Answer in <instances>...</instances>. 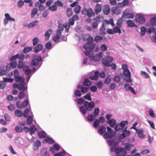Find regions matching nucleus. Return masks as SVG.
Returning a JSON list of instances; mask_svg holds the SVG:
<instances>
[{
	"label": "nucleus",
	"instance_id": "1a4fd4ad",
	"mask_svg": "<svg viewBox=\"0 0 156 156\" xmlns=\"http://www.w3.org/2000/svg\"><path fill=\"white\" fill-rule=\"evenodd\" d=\"M111 11L112 15L116 14L118 15L121 13L120 9L117 7H112L111 9Z\"/></svg>",
	"mask_w": 156,
	"mask_h": 156
},
{
	"label": "nucleus",
	"instance_id": "20e7f679",
	"mask_svg": "<svg viewBox=\"0 0 156 156\" xmlns=\"http://www.w3.org/2000/svg\"><path fill=\"white\" fill-rule=\"evenodd\" d=\"M134 16V14L133 13L129 12L126 10L123 12L122 17L126 19H132Z\"/></svg>",
	"mask_w": 156,
	"mask_h": 156
},
{
	"label": "nucleus",
	"instance_id": "4be33fe9",
	"mask_svg": "<svg viewBox=\"0 0 156 156\" xmlns=\"http://www.w3.org/2000/svg\"><path fill=\"white\" fill-rule=\"evenodd\" d=\"M106 128L103 126L101 125L99 126L98 133L100 135H102L106 131Z\"/></svg>",
	"mask_w": 156,
	"mask_h": 156
},
{
	"label": "nucleus",
	"instance_id": "774afa93",
	"mask_svg": "<svg viewBox=\"0 0 156 156\" xmlns=\"http://www.w3.org/2000/svg\"><path fill=\"white\" fill-rule=\"evenodd\" d=\"M10 66L12 68L16 67L17 64L16 61H11L10 63Z\"/></svg>",
	"mask_w": 156,
	"mask_h": 156
},
{
	"label": "nucleus",
	"instance_id": "0eeeda50",
	"mask_svg": "<svg viewBox=\"0 0 156 156\" xmlns=\"http://www.w3.org/2000/svg\"><path fill=\"white\" fill-rule=\"evenodd\" d=\"M39 21L35 20L30 23L29 24H26L23 25V27L27 26L28 28H33L36 27L39 23Z\"/></svg>",
	"mask_w": 156,
	"mask_h": 156
},
{
	"label": "nucleus",
	"instance_id": "9b49d317",
	"mask_svg": "<svg viewBox=\"0 0 156 156\" xmlns=\"http://www.w3.org/2000/svg\"><path fill=\"white\" fill-rule=\"evenodd\" d=\"M25 84V82H24L23 83H19V85H18V89L20 90H22V91L24 92L27 89V87H25L24 86Z\"/></svg>",
	"mask_w": 156,
	"mask_h": 156
},
{
	"label": "nucleus",
	"instance_id": "c9c22d12",
	"mask_svg": "<svg viewBox=\"0 0 156 156\" xmlns=\"http://www.w3.org/2000/svg\"><path fill=\"white\" fill-rule=\"evenodd\" d=\"M22 103V108H25L27 107L29 104L28 99L25 100Z\"/></svg>",
	"mask_w": 156,
	"mask_h": 156
},
{
	"label": "nucleus",
	"instance_id": "423d86ee",
	"mask_svg": "<svg viewBox=\"0 0 156 156\" xmlns=\"http://www.w3.org/2000/svg\"><path fill=\"white\" fill-rule=\"evenodd\" d=\"M127 127H126L124 129L122 133L119 135V138L121 139H123L125 137L129 136L130 134V132L129 130H127Z\"/></svg>",
	"mask_w": 156,
	"mask_h": 156
},
{
	"label": "nucleus",
	"instance_id": "f3484780",
	"mask_svg": "<svg viewBox=\"0 0 156 156\" xmlns=\"http://www.w3.org/2000/svg\"><path fill=\"white\" fill-rule=\"evenodd\" d=\"M110 11V9L109 6L107 5H105L103 9L104 13L106 15H108Z\"/></svg>",
	"mask_w": 156,
	"mask_h": 156
},
{
	"label": "nucleus",
	"instance_id": "7ed1b4c3",
	"mask_svg": "<svg viewBox=\"0 0 156 156\" xmlns=\"http://www.w3.org/2000/svg\"><path fill=\"white\" fill-rule=\"evenodd\" d=\"M82 14L84 15H87L89 18L94 16L95 13L92 9L89 8L88 9L84 8L81 11Z\"/></svg>",
	"mask_w": 156,
	"mask_h": 156
},
{
	"label": "nucleus",
	"instance_id": "ea45409f",
	"mask_svg": "<svg viewBox=\"0 0 156 156\" xmlns=\"http://www.w3.org/2000/svg\"><path fill=\"white\" fill-rule=\"evenodd\" d=\"M74 94L75 96L78 97L81 96L82 94L81 91L78 89L74 91Z\"/></svg>",
	"mask_w": 156,
	"mask_h": 156
},
{
	"label": "nucleus",
	"instance_id": "2f4dec72",
	"mask_svg": "<svg viewBox=\"0 0 156 156\" xmlns=\"http://www.w3.org/2000/svg\"><path fill=\"white\" fill-rule=\"evenodd\" d=\"M23 127L19 125H17L15 128V130L17 133H22L23 132Z\"/></svg>",
	"mask_w": 156,
	"mask_h": 156
},
{
	"label": "nucleus",
	"instance_id": "a18cd8bd",
	"mask_svg": "<svg viewBox=\"0 0 156 156\" xmlns=\"http://www.w3.org/2000/svg\"><path fill=\"white\" fill-rule=\"evenodd\" d=\"M90 60H93L94 62H97L100 61V59L96 54L94 56H91L90 57Z\"/></svg>",
	"mask_w": 156,
	"mask_h": 156
},
{
	"label": "nucleus",
	"instance_id": "13d9d810",
	"mask_svg": "<svg viewBox=\"0 0 156 156\" xmlns=\"http://www.w3.org/2000/svg\"><path fill=\"white\" fill-rule=\"evenodd\" d=\"M148 113L149 115L152 117L154 118H156V115L152 110L150 109L148 111Z\"/></svg>",
	"mask_w": 156,
	"mask_h": 156
},
{
	"label": "nucleus",
	"instance_id": "473e14b6",
	"mask_svg": "<svg viewBox=\"0 0 156 156\" xmlns=\"http://www.w3.org/2000/svg\"><path fill=\"white\" fill-rule=\"evenodd\" d=\"M73 99L75 101H77V103L79 105H82L83 103L84 104V102L86 101L84 99L82 98H80L77 100L73 98Z\"/></svg>",
	"mask_w": 156,
	"mask_h": 156
},
{
	"label": "nucleus",
	"instance_id": "c756f323",
	"mask_svg": "<svg viewBox=\"0 0 156 156\" xmlns=\"http://www.w3.org/2000/svg\"><path fill=\"white\" fill-rule=\"evenodd\" d=\"M18 68L19 69H24V66L25 64V62L23 61H18Z\"/></svg>",
	"mask_w": 156,
	"mask_h": 156
},
{
	"label": "nucleus",
	"instance_id": "a211bd4d",
	"mask_svg": "<svg viewBox=\"0 0 156 156\" xmlns=\"http://www.w3.org/2000/svg\"><path fill=\"white\" fill-rule=\"evenodd\" d=\"M116 134L115 133H109L106 132L103 135V137L105 139H107L113 137Z\"/></svg>",
	"mask_w": 156,
	"mask_h": 156
},
{
	"label": "nucleus",
	"instance_id": "58836bf2",
	"mask_svg": "<svg viewBox=\"0 0 156 156\" xmlns=\"http://www.w3.org/2000/svg\"><path fill=\"white\" fill-rule=\"evenodd\" d=\"M52 44L50 41H48L45 44L46 48L48 50H50L52 48Z\"/></svg>",
	"mask_w": 156,
	"mask_h": 156
},
{
	"label": "nucleus",
	"instance_id": "aec40b11",
	"mask_svg": "<svg viewBox=\"0 0 156 156\" xmlns=\"http://www.w3.org/2000/svg\"><path fill=\"white\" fill-rule=\"evenodd\" d=\"M15 78V80L16 82H19L20 83H23L25 82V78L23 77L20 76H17Z\"/></svg>",
	"mask_w": 156,
	"mask_h": 156
},
{
	"label": "nucleus",
	"instance_id": "bf43d9fd",
	"mask_svg": "<svg viewBox=\"0 0 156 156\" xmlns=\"http://www.w3.org/2000/svg\"><path fill=\"white\" fill-rule=\"evenodd\" d=\"M5 16H6L8 21H15V20L14 18L11 17L9 14L8 13L5 14Z\"/></svg>",
	"mask_w": 156,
	"mask_h": 156
},
{
	"label": "nucleus",
	"instance_id": "4468645a",
	"mask_svg": "<svg viewBox=\"0 0 156 156\" xmlns=\"http://www.w3.org/2000/svg\"><path fill=\"white\" fill-rule=\"evenodd\" d=\"M53 30L51 29H48L45 32V36L46 41H48L50 38L51 34L53 32Z\"/></svg>",
	"mask_w": 156,
	"mask_h": 156
},
{
	"label": "nucleus",
	"instance_id": "3c124183",
	"mask_svg": "<svg viewBox=\"0 0 156 156\" xmlns=\"http://www.w3.org/2000/svg\"><path fill=\"white\" fill-rule=\"evenodd\" d=\"M115 125V127L114 129L116 132H118L120 130H122L123 129L121 128V127L119 125V123Z\"/></svg>",
	"mask_w": 156,
	"mask_h": 156
},
{
	"label": "nucleus",
	"instance_id": "8fccbe9b",
	"mask_svg": "<svg viewBox=\"0 0 156 156\" xmlns=\"http://www.w3.org/2000/svg\"><path fill=\"white\" fill-rule=\"evenodd\" d=\"M100 124V121H99L98 119H96L95 120L93 124V126L95 128H97L99 125Z\"/></svg>",
	"mask_w": 156,
	"mask_h": 156
},
{
	"label": "nucleus",
	"instance_id": "5701e85b",
	"mask_svg": "<svg viewBox=\"0 0 156 156\" xmlns=\"http://www.w3.org/2000/svg\"><path fill=\"white\" fill-rule=\"evenodd\" d=\"M92 83V82L88 78H85L83 83V85L85 86H89Z\"/></svg>",
	"mask_w": 156,
	"mask_h": 156
},
{
	"label": "nucleus",
	"instance_id": "69168bd1",
	"mask_svg": "<svg viewBox=\"0 0 156 156\" xmlns=\"http://www.w3.org/2000/svg\"><path fill=\"white\" fill-rule=\"evenodd\" d=\"M57 9L56 5H53L50 6L48 8V9L52 11H55Z\"/></svg>",
	"mask_w": 156,
	"mask_h": 156
},
{
	"label": "nucleus",
	"instance_id": "e433bc0d",
	"mask_svg": "<svg viewBox=\"0 0 156 156\" xmlns=\"http://www.w3.org/2000/svg\"><path fill=\"white\" fill-rule=\"evenodd\" d=\"M103 39V37L101 36L97 35L95 36L94 41L96 42H100Z\"/></svg>",
	"mask_w": 156,
	"mask_h": 156
},
{
	"label": "nucleus",
	"instance_id": "603ef678",
	"mask_svg": "<svg viewBox=\"0 0 156 156\" xmlns=\"http://www.w3.org/2000/svg\"><path fill=\"white\" fill-rule=\"evenodd\" d=\"M120 27H119L118 26L115 27L113 28L114 33H118L121 34V31Z\"/></svg>",
	"mask_w": 156,
	"mask_h": 156
},
{
	"label": "nucleus",
	"instance_id": "dca6fc26",
	"mask_svg": "<svg viewBox=\"0 0 156 156\" xmlns=\"http://www.w3.org/2000/svg\"><path fill=\"white\" fill-rule=\"evenodd\" d=\"M44 142L49 144H52L55 142V141L52 138L47 136L43 141V143L44 144Z\"/></svg>",
	"mask_w": 156,
	"mask_h": 156
},
{
	"label": "nucleus",
	"instance_id": "bb28decb",
	"mask_svg": "<svg viewBox=\"0 0 156 156\" xmlns=\"http://www.w3.org/2000/svg\"><path fill=\"white\" fill-rule=\"evenodd\" d=\"M111 79L110 78V76L108 75L105 77L104 81V83L105 85H107L111 82Z\"/></svg>",
	"mask_w": 156,
	"mask_h": 156
},
{
	"label": "nucleus",
	"instance_id": "72a5a7b5",
	"mask_svg": "<svg viewBox=\"0 0 156 156\" xmlns=\"http://www.w3.org/2000/svg\"><path fill=\"white\" fill-rule=\"evenodd\" d=\"M32 50V48L30 47H25L23 50V52L26 54L30 51Z\"/></svg>",
	"mask_w": 156,
	"mask_h": 156
},
{
	"label": "nucleus",
	"instance_id": "a878e982",
	"mask_svg": "<svg viewBox=\"0 0 156 156\" xmlns=\"http://www.w3.org/2000/svg\"><path fill=\"white\" fill-rule=\"evenodd\" d=\"M126 23L128 26L131 27H136L137 26V25L134 23L133 21L130 20H127L126 22Z\"/></svg>",
	"mask_w": 156,
	"mask_h": 156
},
{
	"label": "nucleus",
	"instance_id": "5fc2aeb1",
	"mask_svg": "<svg viewBox=\"0 0 156 156\" xmlns=\"http://www.w3.org/2000/svg\"><path fill=\"white\" fill-rule=\"evenodd\" d=\"M38 9L36 8H34L31 11V17L33 18L35 14L37 13Z\"/></svg>",
	"mask_w": 156,
	"mask_h": 156
},
{
	"label": "nucleus",
	"instance_id": "ddd939ff",
	"mask_svg": "<svg viewBox=\"0 0 156 156\" xmlns=\"http://www.w3.org/2000/svg\"><path fill=\"white\" fill-rule=\"evenodd\" d=\"M41 145V143L39 140H37L33 144V149L35 151L37 150Z\"/></svg>",
	"mask_w": 156,
	"mask_h": 156
},
{
	"label": "nucleus",
	"instance_id": "09e8293b",
	"mask_svg": "<svg viewBox=\"0 0 156 156\" xmlns=\"http://www.w3.org/2000/svg\"><path fill=\"white\" fill-rule=\"evenodd\" d=\"M66 151L64 150H63L62 151L55 153L54 156H64L65 154Z\"/></svg>",
	"mask_w": 156,
	"mask_h": 156
},
{
	"label": "nucleus",
	"instance_id": "052dcab7",
	"mask_svg": "<svg viewBox=\"0 0 156 156\" xmlns=\"http://www.w3.org/2000/svg\"><path fill=\"white\" fill-rule=\"evenodd\" d=\"M120 80V77L118 75H115L113 79L114 81L116 83H118L119 82Z\"/></svg>",
	"mask_w": 156,
	"mask_h": 156
},
{
	"label": "nucleus",
	"instance_id": "2eb2a0df",
	"mask_svg": "<svg viewBox=\"0 0 156 156\" xmlns=\"http://www.w3.org/2000/svg\"><path fill=\"white\" fill-rule=\"evenodd\" d=\"M106 123L109 124L111 127L113 128L116 125V121L115 119H112L106 121Z\"/></svg>",
	"mask_w": 156,
	"mask_h": 156
},
{
	"label": "nucleus",
	"instance_id": "cd10ccee",
	"mask_svg": "<svg viewBox=\"0 0 156 156\" xmlns=\"http://www.w3.org/2000/svg\"><path fill=\"white\" fill-rule=\"evenodd\" d=\"M27 118L26 119V122L27 125H30L32 122L33 119V117L31 115H28L27 117Z\"/></svg>",
	"mask_w": 156,
	"mask_h": 156
},
{
	"label": "nucleus",
	"instance_id": "412c9836",
	"mask_svg": "<svg viewBox=\"0 0 156 156\" xmlns=\"http://www.w3.org/2000/svg\"><path fill=\"white\" fill-rule=\"evenodd\" d=\"M115 152L116 154H119L120 152H124L125 154L127 153L126 151L124 150L122 147H117L115 150Z\"/></svg>",
	"mask_w": 156,
	"mask_h": 156
},
{
	"label": "nucleus",
	"instance_id": "c85d7f7f",
	"mask_svg": "<svg viewBox=\"0 0 156 156\" xmlns=\"http://www.w3.org/2000/svg\"><path fill=\"white\" fill-rule=\"evenodd\" d=\"M37 135L40 138H44L46 137L47 134L44 131L39 132Z\"/></svg>",
	"mask_w": 156,
	"mask_h": 156
},
{
	"label": "nucleus",
	"instance_id": "a19ab883",
	"mask_svg": "<svg viewBox=\"0 0 156 156\" xmlns=\"http://www.w3.org/2000/svg\"><path fill=\"white\" fill-rule=\"evenodd\" d=\"M123 19L122 18H119L117 20L116 24L120 28H121L123 22Z\"/></svg>",
	"mask_w": 156,
	"mask_h": 156
},
{
	"label": "nucleus",
	"instance_id": "6e6d98bb",
	"mask_svg": "<svg viewBox=\"0 0 156 156\" xmlns=\"http://www.w3.org/2000/svg\"><path fill=\"white\" fill-rule=\"evenodd\" d=\"M107 46L105 44H103L101 45L100 47L101 50L103 52H104L107 50Z\"/></svg>",
	"mask_w": 156,
	"mask_h": 156
},
{
	"label": "nucleus",
	"instance_id": "c03bdc74",
	"mask_svg": "<svg viewBox=\"0 0 156 156\" xmlns=\"http://www.w3.org/2000/svg\"><path fill=\"white\" fill-rule=\"evenodd\" d=\"M88 36L89 37L87 39V43L88 45H90L93 42L94 40H93V37H90V34H89Z\"/></svg>",
	"mask_w": 156,
	"mask_h": 156
},
{
	"label": "nucleus",
	"instance_id": "37998d69",
	"mask_svg": "<svg viewBox=\"0 0 156 156\" xmlns=\"http://www.w3.org/2000/svg\"><path fill=\"white\" fill-rule=\"evenodd\" d=\"M18 55L17 58L19 59L18 61H23L25 57V55L23 54H18Z\"/></svg>",
	"mask_w": 156,
	"mask_h": 156
},
{
	"label": "nucleus",
	"instance_id": "680f3d73",
	"mask_svg": "<svg viewBox=\"0 0 156 156\" xmlns=\"http://www.w3.org/2000/svg\"><path fill=\"white\" fill-rule=\"evenodd\" d=\"M23 71H24L25 74L28 76H29V75L31 73V70L29 69H23Z\"/></svg>",
	"mask_w": 156,
	"mask_h": 156
},
{
	"label": "nucleus",
	"instance_id": "338daca9",
	"mask_svg": "<svg viewBox=\"0 0 156 156\" xmlns=\"http://www.w3.org/2000/svg\"><path fill=\"white\" fill-rule=\"evenodd\" d=\"M30 112V109L29 108H26L24 111L23 114V116L25 118H27V115L28 114L29 112Z\"/></svg>",
	"mask_w": 156,
	"mask_h": 156
},
{
	"label": "nucleus",
	"instance_id": "f03ea898",
	"mask_svg": "<svg viewBox=\"0 0 156 156\" xmlns=\"http://www.w3.org/2000/svg\"><path fill=\"white\" fill-rule=\"evenodd\" d=\"M42 62L41 56L40 55H34L30 63V66H38L39 62Z\"/></svg>",
	"mask_w": 156,
	"mask_h": 156
},
{
	"label": "nucleus",
	"instance_id": "79ce46f5",
	"mask_svg": "<svg viewBox=\"0 0 156 156\" xmlns=\"http://www.w3.org/2000/svg\"><path fill=\"white\" fill-rule=\"evenodd\" d=\"M150 22L152 26H154L156 25V17H153L151 18L150 19Z\"/></svg>",
	"mask_w": 156,
	"mask_h": 156
},
{
	"label": "nucleus",
	"instance_id": "b1692460",
	"mask_svg": "<svg viewBox=\"0 0 156 156\" xmlns=\"http://www.w3.org/2000/svg\"><path fill=\"white\" fill-rule=\"evenodd\" d=\"M14 114L16 116L20 117L23 116V114L22 111L19 109L16 110L14 112Z\"/></svg>",
	"mask_w": 156,
	"mask_h": 156
},
{
	"label": "nucleus",
	"instance_id": "6e6552de",
	"mask_svg": "<svg viewBox=\"0 0 156 156\" xmlns=\"http://www.w3.org/2000/svg\"><path fill=\"white\" fill-rule=\"evenodd\" d=\"M136 22L140 24H144L145 23L146 20L144 17L141 15H138L137 18H136Z\"/></svg>",
	"mask_w": 156,
	"mask_h": 156
},
{
	"label": "nucleus",
	"instance_id": "49530a36",
	"mask_svg": "<svg viewBox=\"0 0 156 156\" xmlns=\"http://www.w3.org/2000/svg\"><path fill=\"white\" fill-rule=\"evenodd\" d=\"M73 14L72 9L71 8H67L66 11V15L68 17H70Z\"/></svg>",
	"mask_w": 156,
	"mask_h": 156
},
{
	"label": "nucleus",
	"instance_id": "f257e3e1",
	"mask_svg": "<svg viewBox=\"0 0 156 156\" xmlns=\"http://www.w3.org/2000/svg\"><path fill=\"white\" fill-rule=\"evenodd\" d=\"M95 106V103L93 101L88 102L85 101L83 106H80L79 109L80 113L84 115L86 113L87 111H91Z\"/></svg>",
	"mask_w": 156,
	"mask_h": 156
},
{
	"label": "nucleus",
	"instance_id": "6ab92c4d",
	"mask_svg": "<svg viewBox=\"0 0 156 156\" xmlns=\"http://www.w3.org/2000/svg\"><path fill=\"white\" fill-rule=\"evenodd\" d=\"M96 119V117L92 114H90L88 115L86 119V121L89 122H92L94 120Z\"/></svg>",
	"mask_w": 156,
	"mask_h": 156
},
{
	"label": "nucleus",
	"instance_id": "7c9ffc66",
	"mask_svg": "<svg viewBox=\"0 0 156 156\" xmlns=\"http://www.w3.org/2000/svg\"><path fill=\"white\" fill-rule=\"evenodd\" d=\"M128 121L127 120H125L122 121L119 123V124L121 127V128L123 129L125 126H127L128 124Z\"/></svg>",
	"mask_w": 156,
	"mask_h": 156
},
{
	"label": "nucleus",
	"instance_id": "4d7b16f0",
	"mask_svg": "<svg viewBox=\"0 0 156 156\" xmlns=\"http://www.w3.org/2000/svg\"><path fill=\"white\" fill-rule=\"evenodd\" d=\"M60 37L58 35H56L54 36L53 38V40L56 43H58L60 42L59 39Z\"/></svg>",
	"mask_w": 156,
	"mask_h": 156
},
{
	"label": "nucleus",
	"instance_id": "0e129e2a",
	"mask_svg": "<svg viewBox=\"0 0 156 156\" xmlns=\"http://www.w3.org/2000/svg\"><path fill=\"white\" fill-rule=\"evenodd\" d=\"M8 108L9 111H12L15 109V105L14 104H11L8 106Z\"/></svg>",
	"mask_w": 156,
	"mask_h": 156
},
{
	"label": "nucleus",
	"instance_id": "864d4df0",
	"mask_svg": "<svg viewBox=\"0 0 156 156\" xmlns=\"http://www.w3.org/2000/svg\"><path fill=\"white\" fill-rule=\"evenodd\" d=\"M81 6L80 5H77L74 9V11L76 14H79L80 12Z\"/></svg>",
	"mask_w": 156,
	"mask_h": 156
},
{
	"label": "nucleus",
	"instance_id": "de8ad7c7",
	"mask_svg": "<svg viewBox=\"0 0 156 156\" xmlns=\"http://www.w3.org/2000/svg\"><path fill=\"white\" fill-rule=\"evenodd\" d=\"M83 98L86 100L91 101L92 98L91 97V94L90 93H88L87 94L83 97Z\"/></svg>",
	"mask_w": 156,
	"mask_h": 156
},
{
	"label": "nucleus",
	"instance_id": "9d476101",
	"mask_svg": "<svg viewBox=\"0 0 156 156\" xmlns=\"http://www.w3.org/2000/svg\"><path fill=\"white\" fill-rule=\"evenodd\" d=\"M34 48V52L35 53H37L43 49V45L41 44H37Z\"/></svg>",
	"mask_w": 156,
	"mask_h": 156
},
{
	"label": "nucleus",
	"instance_id": "f704fd0d",
	"mask_svg": "<svg viewBox=\"0 0 156 156\" xmlns=\"http://www.w3.org/2000/svg\"><path fill=\"white\" fill-rule=\"evenodd\" d=\"M140 30L141 33L140 34V36L141 37L143 36L145 34L146 31V29L145 27L142 26L141 27Z\"/></svg>",
	"mask_w": 156,
	"mask_h": 156
},
{
	"label": "nucleus",
	"instance_id": "f8f14e48",
	"mask_svg": "<svg viewBox=\"0 0 156 156\" xmlns=\"http://www.w3.org/2000/svg\"><path fill=\"white\" fill-rule=\"evenodd\" d=\"M133 144L132 143H126L125 144L124 149L126 151H129L133 147Z\"/></svg>",
	"mask_w": 156,
	"mask_h": 156
},
{
	"label": "nucleus",
	"instance_id": "e2e57ef3",
	"mask_svg": "<svg viewBox=\"0 0 156 156\" xmlns=\"http://www.w3.org/2000/svg\"><path fill=\"white\" fill-rule=\"evenodd\" d=\"M100 110L98 108H95L94 112V115L95 117L98 116Z\"/></svg>",
	"mask_w": 156,
	"mask_h": 156
},
{
	"label": "nucleus",
	"instance_id": "393cba45",
	"mask_svg": "<svg viewBox=\"0 0 156 156\" xmlns=\"http://www.w3.org/2000/svg\"><path fill=\"white\" fill-rule=\"evenodd\" d=\"M101 10V5L98 4H97L94 8V11L97 14L100 12Z\"/></svg>",
	"mask_w": 156,
	"mask_h": 156
},
{
	"label": "nucleus",
	"instance_id": "4c0bfd02",
	"mask_svg": "<svg viewBox=\"0 0 156 156\" xmlns=\"http://www.w3.org/2000/svg\"><path fill=\"white\" fill-rule=\"evenodd\" d=\"M102 63L105 66H106L109 67L110 63L106 59L103 58L101 60Z\"/></svg>",
	"mask_w": 156,
	"mask_h": 156
},
{
	"label": "nucleus",
	"instance_id": "39448f33",
	"mask_svg": "<svg viewBox=\"0 0 156 156\" xmlns=\"http://www.w3.org/2000/svg\"><path fill=\"white\" fill-rule=\"evenodd\" d=\"M123 74L125 76L128 78L127 79L124 78L125 80L129 83H130L132 82V80L131 79V73L128 69L123 70Z\"/></svg>",
	"mask_w": 156,
	"mask_h": 156
}]
</instances>
